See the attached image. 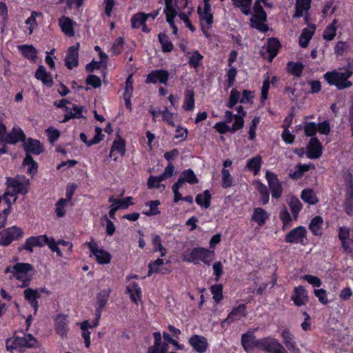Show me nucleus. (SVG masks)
Wrapping results in <instances>:
<instances>
[{"mask_svg": "<svg viewBox=\"0 0 353 353\" xmlns=\"http://www.w3.org/2000/svg\"><path fill=\"white\" fill-rule=\"evenodd\" d=\"M165 4L164 13L166 15V21L172 27L174 34H177V27L174 24V18L176 15L183 21L190 31L195 30L189 19L193 12V6L189 0H165Z\"/></svg>", "mask_w": 353, "mask_h": 353, "instance_id": "obj_1", "label": "nucleus"}, {"mask_svg": "<svg viewBox=\"0 0 353 353\" xmlns=\"http://www.w3.org/2000/svg\"><path fill=\"white\" fill-rule=\"evenodd\" d=\"M353 74V68L346 67L328 71L323 74V78L330 85H334L339 90L350 88L352 83L349 80Z\"/></svg>", "mask_w": 353, "mask_h": 353, "instance_id": "obj_2", "label": "nucleus"}, {"mask_svg": "<svg viewBox=\"0 0 353 353\" xmlns=\"http://www.w3.org/2000/svg\"><path fill=\"white\" fill-rule=\"evenodd\" d=\"M225 121L215 124L214 128L217 132L224 134L227 132L232 133L243 128L244 120L241 115H233L231 111L227 110L225 112Z\"/></svg>", "mask_w": 353, "mask_h": 353, "instance_id": "obj_3", "label": "nucleus"}, {"mask_svg": "<svg viewBox=\"0 0 353 353\" xmlns=\"http://www.w3.org/2000/svg\"><path fill=\"white\" fill-rule=\"evenodd\" d=\"M33 267L28 263H18L13 266L8 267L6 269V273H11V276L22 281L21 287L24 288L28 285L32 277Z\"/></svg>", "mask_w": 353, "mask_h": 353, "instance_id": "obj_4", "label": "nucleus"}, {"mask_svg": "<svg viewBox=\"0 0 353 353\" xmlns=\"http://www.w3.org/2000/svg\"><path fill=\"white\" fill-rule=\"evenodd\" d=\"M214 256V251L199 247L188 250L183 254V260L188 263H199L201 261L209 265Z\"/></svg>", "mask_w": 353, "mask_h": 353, "instance_id": "obj_5", "label": "nucleus"}, {"mask_svg": "<svg viewBox=\"0 0 353 353\" xmlns=\"http://www.w3.org/2000/svg\"><path fill=\"white\" fill-rule=\"evenodd\" d=\"M37 341L31 334H26L23 336H15L6 340V348L11 351L18 347H33Z\"/></svg>", "mask_w": 353, "mask_h": 353, "instance_id": "obj_6", "label": "nucleus"}, {"mask_svg": "<svg viewBox=\"0 0 353 353\" xmlns=\"http://www.w3.org/2000/svg\"><path fill=\"white\" fill-rule=\"evenodd\" d=\"M266 14L263 10L259 1H256L254 6V14L250 19L251 26L261 32H266L268 30V26L265 23Z\"/></svg>", "mask_w": 353, "mask_h": 353, "instance_id": "obj_7", "label": "nucleus"}, {"mask_svg": "<svg viewBox=\"0 0 353 353\" xmlns=\"http://www.w3.org/2000/svg\"><path fill=\"white\" fill-rule=\"evenodd\" d=\"M258 350L269 353H286L283 345L277 339L271 337L259 339Z\"/></svg>", "mask_w": 353, "mask_h": 353, "instance_id": "obj_8", "label": "nucleus"}, {"mask_svg": "<svg viewBox=\"0 0 353 353\" xmlns=\"http://www.w3.org/2000/svg\"><path fill=\"white\" fill-rule=\"evenodd\" d=\"M0 245L8 246L12 241H17L23 237V230L17 226L8 228L1 233Z\"/></svg>", "mask_w": 353, "mask_h": 353, "instance_id": "obj_9", "label": "nucleus"}, {"mask_svg": "<svg viewBox=\"0 0 353 353\" xmlns=\"http://www.w3.org/2000/svg\"><path fill=\"white\" fill-rule=\"evenodd\" d=\"M92 254L95 256L96 261L99 264H108L110 262L111 255L110 253L103 249L99 248L97 242L91 239L90 242L86 243Z\"/></svg>", "mask_w": 353, "mask_h": 353, "instance_id": "obj_10", "label": "nucleus"}, {"mask_svg": "<svg viewBox=\"0 0 353 353\" xmlns=\"http://www.w3.org/2000/svg\"><path fill=\"white\" fill-rule=\"evenodd\" d=\"M6 184L7 185V189L10 190L12 194H15L17 196V194H27L30 185L29 180L20 181L17 179L10 177L6 179Z\"/></svg>", "mask_w": 353, "mask_h": 353, "instance_id": "obj_11", "label": "nucleus"}, {"mask_svg": "<svg viewBox=\"0 0 353 353\" xmlns=\"http://www.w3.org/2000/svg\"><path fill=\"white\" fill-rule=\"evenodd\" d=\"M198 14L201 21V27L211 28L213 23V14L211 4H203V6L198 7Z\"/></svg>", "mask_w": 353, "mask_h": 353, "instance_id": "obj_12", "label": "nucleus"}, {"mask_svg": "<svg viewBox=\"0 0 353 353\" xmlns=\"http://www.w3.org/2000/svg\"><path fill=\"white\" fill-rule=\"evenodd\" d=\"M50 237L46 234L30 236L26 240L22 249L32 252L34 247H43L48 245Z\"/></svg>", "mask_w": 353, "mask_h": 353, "instance_id": "obj_13", "label": "nucleus"}, {"mask_svg": "<svg viewBox=\"0 0 353 353\" xmlns=\"http://www.w3.org/2000/svg\"><path fill=\"white\" fill-rule=\"evenodd\" d=\"M306 238V229L299 226L290 231L285 236V242L289 243L303 244Z\"/></svg>", "mask_w": 353, "mask_h": 353, "instance_id": "obj_14", "label": "nucleus"}, {"mask_svg": "<svg viewBox=\"0 0 353 353\" xmlns=\"http://www.w3.org/2000/svg\"><path fill=\"white\" fill-rule=\"evenodd\" d=\"M265 178L268 181L272 196L275 199L280 198L282 194V187L276 174L270 171H267Z\"/></svg>", "mask_w": 353, "mask_h": 353, "instance_id": "obj_15", "label": "nucleus"}, {"mask_svg": "<svg viewBox=\"0 0 353 353\" xmlns=\"http://www.w3.org/2000/svg\"><path fill=\"white\" fill-rule=\"evenodd\" d=\"M188 342L193 350L198 353H204L208 348V343L206 338L201 335H192L189 339Z\"/></svg>", "mask_w": 353, "mask_h": 353, "instance_id": "obj_16", "label": "nucleus"}, {"mask_svg": "<svg viewBox=\"0 0 353 353\" xmlns=\"http://www.w3.org/2000/svg\"><path fill=\"white\" fill-rule=\"evenodd\" d=\"M312 0H296L295 12L293 17H304L306 23H309L308 10L310 8Z\"/></svg>", "mask_w": 353, "mask_h": 353, "instance_id": "obj_17", "label": "nucleus"}, {"mask_svg": "<svg viewBox=\"0 0 353 353\" xmlns=\"http://www.w3.org/2000/svg\"><path fill=\"white\" fill-rule=\"evenodd\" d=\"M169 77V73L164 70H156L152 71L148 76L145 80L147 83H157L166 84Z\"/></svg>", "mask_w": 353, "mask_h": 353, "instance_id": "obj_18", "label": "nucleus"}, {"mask_svg": "<svg viewBox=\"0 0 353 353\" xmlns=\"http://www.w3.org/2000/svg\"><path fill=\"white\" fill-rule=\"evenodd\" d=\"M79 44L70 47L65 58V65L69 69H72L78 65Z\"/></svg>", "mask_w": 353, "mask_h": 353, "instance_id": "obj_19", "label": "nucleus"}, {"mask_svg": "<svg viewBox=\"0 0 353 353\" xmlns=\"http://www.w3.org/2000/svg\"><path fill=\"white\" fill-rule=\"evenodd\" d=\"M291 299L296 306L305 305L308 301V296L306 290L303 286L294 288Z\"/></svg>", "mask_w": 353, "mask_h": 353, "instance_id": "obj_20", "label": "nucleus"}, {"mask_svg": "<svg viewBox=\"0 0 353 353\" xmlns=\"http://www.w3.org/2000/svg\"><path fill=\"white\" fill-rule=\"evenodd\" d=\"M154 342V345L149 347L148 353H167L168 345L166 343H162L161 334L159 332L153 334Z\"/></svg>", "mask_w": 353, "mask_h": 353, "instance_id": "obj_21", "label": "nucleus"}, {"mask_svg": "<svg viewBox=\"0 0 353 353\" xmlns=\"http://www.w3.org/2000/svg\"><path fill=\"white\" fill-rule=\"evenodd\" d=\"M307 157L310 159H317L322 154V145L316 137H312L307 147Z\"/></svg>", "mask_w": 353, "mask_h": 353, "instance_id": "obj_22", "label": "nucleus"}, {"mask_svg": "<svg viewBox=\"0 0 353 353\" xmlns=\"http://www.w3.org/2000/svg\"><path fill=\"white\" fill-rule=\"evenodd\" d=\"M19 141H25V134L21 128L18 126H14L6 135L3 143L15 144Z\"/></svg>", "mask_w": 353, "mask_h": 353, "instance_id": "obj_23", "label": "nucleus"}, {"mask_svg": "<svg viewBox=\"0 0 353 353\" xmlns=\"http://www.w3.org/2000/svg\"><path fill=\"white\" fill-rule=\"evenodd\" d=\"M43 291L42 289L33 290L32 288H27L23 292L25 299L34 307V312H37L38 308L37 299L40 297L41 292Z\"/></svg>", "mask_w": 353, "mask_h": 353, "instance_id": "obj_24", "label": "nucleus"}, {"mask_svg": "<svg viewBox=\"0 0 353 353\" xmlns=\"http://www.w3.org/2000/svg\"><path fill=\"white\" fill-rule=\"evenodd\" d=\"M23 146L26 155H30V154L38 155L43 151L41 143L30 138L24 141Z\"/></svg>", "mask_w": 353, "mask_h": 353, "instance_id": "obj_25", "label": "nucleus"}, {"mask_svg": "<svg viewBox=\"0 0 353 353\" xmlns=\"http://www.w3.org/2000/svg\"><path fill=\"white\" fill-rule=\"evenodd\" d=\"M246 316V307L244 304H241L232 308L230 313L224 322L228 321L229 323L235 321L241 320Z\"/></svg>", "mask_w": 353, "mask_h": 353, "instance_id": "obj_26", "label": "nucleus"}, {"mask_svg": "<svg viewBox=\"0 0 353 353\" xmlns=\"http://www.w3.org/2000/svg\"><path fill=\"white\" fill-rule=\"evenodd\" d=\"M259 339H256L252 334L248 332L241 336V343L244 350L247 352H252L254 348L258 349Z\"/></svg>", "mask_w": 353, "mask_h": 353, "instance_id": "obj_27", "label": "nucleus"}, {"mask_svg": "<svg viewBox=\"0 0 353 353\" xmlns=\"http://www.w3.org/2000/svg\"><path fill=\"white\" fill-rule=\"evenodd\" d=\"M35 78L41 81L47 87H51L53 85V80L50 72H47L46 68L41 65L35 72Z\"/></svg>", "mask_w": 353, "mask_h": 353, "instance_id": "obj_28", "label": "nucleus"}, {"mask_svg": "<svg viewBox=\"0 0 353 353\" xmlns=\"http://www.w3.org/2000/svg\"><path fill=\"white\" fill-rule=\"evenodd\" d=\"M74 23L72 19L67 17L63 16L59 19V26L62 32L69 37H72L74 34L73 28Z\"/></svg>", "mask_w": 353, "mask_h": 353, "instance_id": "obj_29", "label": "nucleus"}, {"mask_svg": "<svg viewBox=\"0 0 353 353\" xmlns=\"http://www.w3.org/2000/svg\"><path fill=\"white\" fill-rule=\"evenodd\" d=\"M315 29V26L312 25L309 28H305L302 30L299 39V43L301 48H305L308 46L314 34Z\"/></svg>", "mask_w": 353, "mask_h": 353, "instance_id": "obj_30", "label": "nucleus"}, {"mask_svg": "<svg viewBox=\"0 0 353 353\" xmlns=\"http://www.w3.org/2000/svg\"><path fill=\"white\" fill-rule=\"evenodd\" d=\"M198 182L199 180L196 176L194 174L192 170L188 169L181 172L176 183L182 187L184 183H188L191 185H193L196 184Z\"/></svg>", "mask_w": 353, "mask_h": 353, "instance_id": "obj_31", "label": "nucleus"}, {"mask_svg": "<svg viewBox=\"0 0 353 353\" xmlns=\"http://www.w3.org/2000/svg\"><path fill=\"white\" fill-rule=\"evenodd\" d=\"M281 338L283 339V343L289 350L294 353L299 352V348L294 340V336L289 329H285L283 330L281 333Z\"/></svg>", "mask_w": 353, "mask_h": 353, "instance_id": "obj_32", "label": "nucleus"}, {"mask_svg": "<svg viewBox=\"0 0 353 353\" xmlns=\"http://www.w3.org/2000/svg\"><path fill=\"white\" fill-rule=\"evenodd\" d=\"M68 316L59 315L55 320V330L61 337H65L68 332Z\"/></svg>", "mask_w": 353, "mask_h": 353, "instance_id": "obj_33", "label": "nucleus"}, {"mask_svg": "<svg viewBox=\"0 0 353 353\" xmlns=\"http://www.w3.org/2000/svg\"><path fill=\"white\" fill-rule=\"evenodd\" d=\"M269 217V214L264 209L261 208H256L253 210L251 219L259 225H263Z\"/></svg>", "mask_w": 353, "mask_h": 353, "instance_id": "obj_34", "label": "nucleus"}, {"mask_svg": "<svg viewBox=\"0 0 353 353\" xmlns=\"http://www.w3.org/2000/svg\"><path fill=\"white\" fill-rule=\"evenodd\" d=\"M115 151L118 152L122 156H123L125 153V145L124 141L120 138L114 141L109 154V157L112 158L114 161L118 159V157L114 154Z\"/></svg>", "mask_w": 353, "mask_h": 353, "instance_id": "obj_35", "label": "nucleus"}, {"mask_svg": "<svg viewBox=\"0 0 353 353\" xmlns=\"http://www.w3.org/2000/svg\"><path fill=\"white\" fill-rule=\"evenodd\" d=\"M19 50L28 59L34 61L37 57V50L32 45H21L18 46Z\"/></svg>", "mask_w": 353, "mask_h": 353, "instance_id": "obj_36", "label": "nucleus"}, {"mask_svg": "<svg viewBox=\"0 0 353 353\" xmlns=\"http://www.w3.org/2000/svg\"><path fill=\"white\" fill-rule=\"evenodd\" d=\"M82 109V107L74 104L72 105V107H66V114L62 122H66L70 119L81 118L83 117Z\"/></svg>", "mask_w": 353, "mask_h": 353, "instance_id": "obj_37", "label": "nucleus"}, {"mask_svg": "<svg viewBox=\"0 0 353 353\" xmlns=\"http://www.w3.org/2000/svg\"><path fill=\"white\" fill-rule=\"evenodd\" d=\"M262 165V157L257 155L249 160H248L246 168L252 171L254 175L259 174Z\"/></svg>", "mask_w": 353, "mask_h": 353, "instance_id": "obj_38", "label": "nucleus"}, {"mask_svg": "<svg viewBox=\"0 0 353 353\" xmlns=\"http://www.w3.org/2000/svg\"><path fill=\"white\" fill-rule=\"evenodd\" d=\"M183 108L187 111H192L194 108V92L192 90L185 92Z\"/></svg>", "mask_w": 353, "mask_h": 353, "instance_id": "obj_39", "label": "nucleus"}, {"mask_svg": "<svg viewBox=\"0 0 353 353\" xmlns=\"http://www.w3.org/2000/svg\"><path fill=\"white\" fill-rule=\"evenodd\" d=\"M127 290L130 294L132 301L135 303H137V301L141 297V288L137 283L132 282L127 286Z\"/></svg>", "mask_w": 353, "mask_h": 353, "instance_id": "obj_40", "label": "nucleus"}, {"mask_svg": "<svg viewBox=\"0 0 353 353\" xmlns=\"http://www.w3.org/2000/svg\"><path fill=\"white\" fill-rule=\"evenodd\" d=\"M150 16L151 14H145L143 12H139L134 14L131 19L132 27L136 29L141 28Z\"/></svg>", "mask_w": 353, "mask_h": 353, "instance_id": "obj_41", "label": "nucleus"}, {"mask_svg": "<svg viewBox=\"0 0 353 353\" xmlns=\"http://www.w3.org/2000/svg\"><path fill=\"white\" fill-rule=\"evenodd\" d=\"M279 46V41L276 39L271 38L268 40L267 51L269 53L268 59L270 61H272V60L276 56Z\"/></svg>", "mask_w": 353, "mask_h": 353, "instance_id": "obj_42", "label": "nucleus"}, {"mask_svg": "<svg viewBox=\"0 0 353 353\" xmlns=\"http://www.w3.org/2000/svg\"><path fill=\"white\" fill-rule=\"evenodd\" d=\"M210 200H211V194L209 190H206L203 192V194H199L196 195L195 201L196 203L207 209L210 205Z\"/></svg>", "mask_w": 353, "mask_h": 353, "instance_id": "obj_43", "label": "nucleus"}, {"mask_svg": "<svg viewBox=\"0 0 353 353\" xmlns=\"http://www.w3.org/2000/svg\"><path fill=\"white\" fill-rule=\"evenodd\" d=\"M323 223V218L320 216H316L312 219L309 228L314 235H321Z\"/></svg>", "mask_w": 353, "mask_h": 353, "instance_id": "obj_44", "label": "nucleus"}, {"mask_svg": "<svg viewBox=\"0 0 353 353\" xmlns=\"http://www.w3.org/2000/svg\"><path fill=\"white\" fill-rule=\"evenodd\" d=\"M337 23L338 21L334 19L332 23L326 27L323 34V37L325 40L332 41L334 39L337 29Z\"/></svg>", "mask_w": 353, "mask_h": 353, "instance_id": "obj_45", "label": "nucleus"}, {"mask_svg": "<svg viewBox=\"0 0 353 353\" xmlns=\"http://www.w3.org/2000/svg\"><path fill=\"white\" fill-rule=\"evenodd\" d=\"M77 325L80 326L82 330V337L84 339L85 345L88 348L90 346V332L88 330L90 323L88 320H85L81 323H78Z\"/></svg>", "mask_w": 353, "mask_h": 353, "instance_id": "obj_46", "label": "nucleus"}, {"mask_svg": "<svg viewBox=\"0 0 353 353\" xmlns=\"http://www.w3.org/2000/svg\"><path fill=\"white\" fill-rule=\"evenodd\" d=\"M160 205V202L157 200L150 201L145 203V207L148 208V210L143 211V214L147 216H154L160 214L158 206Z\"/></svg>", "mask_w": 353, "mask_h": 353, "instance_id": "obj_47", "label": "nucleus"}, {"mask_svg": "<svg viewBox=\"0 0 353 353\" xmlns=\"http://www.w3.org/2000/svg\"><path fill=\"white\" fill-rule=\"evenodd\" d=\"M301 199L306 203L314 205L318 203L319 200L314 192L311 189H305L302 191Z\"/></svg>", "mask_w": 353, "mask_h": 353, "instance_id": "obj_48", "label": "nucleus"}, {"mask_svg": "<svg viewBox=\"0 0 353 353\" xmlns=\"http://www.w3.org/2000/svg\"><path fill=\"white\" fill-rule=\"evenodd\" d=\"M158 38L161 45L163 52H170L173 50V44L170 41L168 37L165 34L159 33L158 35Z\"/></svg>", "mask_w": 353, "mask_h": 353, "instance_id": "obj_49", "label": "nucleus"}, {"mask_svg": "<svg viewBox=\"0 0 353 353\" xmlns=\"http://www.w3.org/2000/svg\"><path fill=\"white\" fill-rule=\"evenodd\" d=\"M23 165L27 167L28 172L34 175L37 172V163L35 162L30 155H26L23 159Z\"/></svg>", "mask_w": 353, "mask_h": 353, "instance_id": "obj_50", "label": "nucleus"}, {"mask_svg": "<svg viewBox=\"0 0 353 353\" xmlns=\"http://www.w3.org/2000/svg\"><path fill=\"white\" fill-rule=\"evenodd\" d=\"M345 201L353 202V176L349 174L345 183Z\"/></svg>", "mask_w": 353, "mask_h": 353, "instance_id": "obj_51", "label": "nucleus"}, {"mask_svg": "<svg viewBox=\"0 0 353 353\" xmlns=\"http://www.w3.org/2000/svg\"><path fill=\"white\" fill-rule=\"evenodd\" d=\"M203 59V56L197 50L190 52L189 65L194 68H198L201 65V62Z\"/></svg>", "mask_w": 353, "mask_h": 353, "instance_id": "obj_52", "label": "nucleus"}, {"mask_svg": "<svg viewBox=\"0 0 353 353\" xmlns=\"http://www.w3.org/2000/svg\"><path fill=\"white\" fill-rule=\"evenodd\" d=\"M164 265V261L161 259H157L154 261H152L148 264V276L153 273H159L162 272V267Z\"/></svg>", "mask_w": 353, "mask_h": 353, "instance_id": "obj_53", "label": "nucleus"}, {"mask_svg": "<svg viewBox=\"0 0 353 353\" xmlns=\"http://www.w3.org/2000/svg\"><path fill=\"white\" fill-rule=\"evenodd\" d=\"M289 205L294 219H296L299 211L302 208V203L296 197H292L289 201Z\"/></svg>", "mask_w": 353, "mask_h": 353, "instance_id": "obj_54", "label": "nucleus"}, {"mask_svg": "<svg viewBox=\"0 0 353 353\" xmlns=\"http://www.w3.org/2000/svg\"><path fill=\"white\" fill-rule=\"evenodd\" d=\"M41 12L33 11L32 12L30 17L26 19V24L28 26L30 34H32L34 29L37 26V23L36 21L37 17H41Z\"/></svg>", "mask_w": 353, "mask_h": 353, "instance_id": "obj_55", "label": "nucleus"}, {"mask_svg": "<svg viewBox=\"0 0 353 353\" xmlns=\"http://www.w3.org/2000/svg\"><path fill=\"white\" fill-rule=\"evenodd\" d=\"M162 119L171 126H175L176 114L168 110V108H165L161 112Z\"/></svg>", "mask_w": 353, "mask_h": 353, "instance_id": "obj_56", "label": "nucleus"}, {"mask_svg": "<svg viewBox=\"0 0 353 353\" xmlns=\"http://www.w3.org/2000/svg\"><path fill=\"white\" fill-rule=\"evenodd\" d=\"M110 290L105 289L101 290L97 296V303L100 308L104 307L110 296Z\"/></svg>", "mask_w": 353, "mask_h": 353, "instance_id": "obj_57", "label": "nucleus"}, {"mask_svg": "<svg viewBox=\"0 0 353 353\" xmlns=\"http://www.w3.org/2000/svg\"><path fill=\"white\" fill-rule=\"evenodd\" d=\"M241 97V93L235 89H232L230 92L229 101L227 103V106L229 108H233L238 102H240Z\"/></svg>", "mask_w": 353, "mask_h": 353, "instance_id": "obj_58", "label": "nucleus"}, {"mask_svg": "<svg viewBox=\"0 0 353 353\" xmlns=\"http://www.w3.org/2000/svg\"><path fill=\"white\" fill-rule=\"evenodd\" d=\"M288 69L292 74L300 77L302 74L303 65L301 63H289Z\"/></svg>", "mask_w": 353, "mask_h": 353, "instance_id": "obj_59", "label": "nucleus"}, {"mask_svg": "<svg viewBox=\"0 0 353 353\" xmlns=\"http://www.w3.org/2000/svg\"><path fill=\"white\" fill-rule=\"evenodd\" d=\"M68 203L67 199H61L55 204V212L58 217H62L65 214V207Z\"/></svg>", "mask_w": 353, "mask_h": 353, "instance_id": "obj_60", "label": "nucleus"}, {"mask_svg": "<svg viewBox=\"0 0 353 353\" xmlns=\"http://www.w3.org/2000/svg\"><path fill=\"white\" fill-rule=\"evenodd\" d=\"M222 174V186L223 188H228L232 186L233 179L231 176L230 171L223 168L221 172Z\"/></svg>", "mask_w": 353, "mask_h": 353, "instance_id": "obj_61", "label": "nucleus"}, {"mask_svg": "<svg viewBox=\"0 0 353 353\" xmlns=\"http://www.w3.org/2000/svg\"><path fill=\"white\" fill-rule=\"evenodd\" d=\"M223 286L221 284L212 285L211 287V292L213 295V299L216 303L220 302L223 299Z\"/></svg>", "mask_w": 353, "mask_h": 353, "instance_id": "obj_62", "label": "nucleus"}, {"mask_svg": "<svg viewBox=\"0 0 353 353\" xmlns=\"http://www.w3.org/2000/svg\"><path fill=\"white\" fill-rule=\"evenodd\" d=\"M2 200H3L8 207H11L12 203H14L17 199V196L15 194H12L10 190L6 189V192L2 196Z\"/></svg>", "mask_w": 353, "mask_h": 353, "instance_id": "obj_63", "label": "nucleus"}, {"mask_svg": "<svg viewBox=\"0 0 353 353\" xmlns=\"http://www.w3.org/2000/svg\"><path fill=\"white\" fill-rule=\"evenodd\" d=\"M234 3L236 7L240 8V10L243 14L248 15L250 13L251 2H248L244 0H236Z\"/></svg>", "mask_w": 353, "mask_h": 353, "instance_id": "obj_64", "label": "nucleus"}]
</instances>
